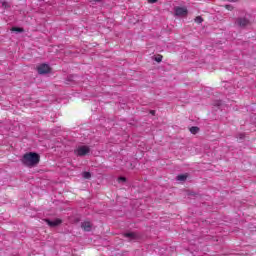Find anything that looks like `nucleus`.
Returning a JSON list of instances; mask_svg holds the SVG:
<instances>
[{
	"label": "nucleus",
	"mask_w": 256,
	"mask_h": 256,
	"mask_svg": "<svg viewBox=\"0 0 256 256\" xmlns=\"http://www.w3.org/2000/svg\"><path fill=\"white\" fill-rule=\"evenodd\" d=\"M159 0H148L149 3H157Z\"/></svg>",
	"instance_id": "obj_18"
},
{
	"label": "nucleus",
	"mask_w": 256,
	"mask_h": 256,
	"mask_svg": "<svg viewBox=\"0 0 256 256\" xmlns=\"http://www.w3.org/2000/svg\"><path fill=\"white\" fill-rule=\"evenodd\" d=\"M118 181H119V183H125V181H127V178H125V177H119V178H118Z\"/></svg>",
	"instance_id": "obj_15"
},
{
	"label": "nucleus",
	"mask_w": 256,
	"mask_h": 256,
	"mask_svg": "<svg viewBox=\"0 0 256 256\" xmlns=\"http://www.w3.org/2000/svg\"><path fill=\"white\" fill-rule=\"evenodd\" d=\"M91 151L89 146H78V148L74 151L75 155L78 157H85Z\"/></svg>",
	"instance_id": "obj_2"
},
{
	"label": "nucleus",
	"mask_w": 256,
	"mask_h": 256,
	"mask_svg": "<svg viewBox=\"0 0 256 256\" xmlns=\"http://www.w3.org/2000/svg\"><path fill=\"white\" fill-rule=\"evenodd\" d=\"M223 1H229L230 3H237V0H223Z\"/></svg>",
	"instance_id": "obj_17"
},
{
	"label": "nucleus",
	"mask_w": 256,
	"mask_h": 256,
	"mask_svg": "<svg viewBox=\"0 0 256 256\" xmlns=\"http://www.w3.org/2000/svg\"><path fill=\"white\" fill-rule=\"evenodd\" d=\"M226 9H228L229 11H231V9H233V6H231V5H226Z\"/></svg>",
	"instance_id": "obj_16"
},
{
	"label": "nucleus",
	"mask_w": 256,
	"mask_h": 256,
	"mask_svg": "<svg viewBox=\"0 0 256 256\" xmlns=\"http://www.w3.org/2000/svg\"><path fill=\"white\" fill-rule=\"evenodd\" d=\"M236 23L239 27H247V25H249L250 21L246 17H243V18H238L236 20Z\"/></svg>",
	"instance_id": "obj_6"
},
{
	"label": "nucleus",
	"mask_w": 256,
	"mask_h": 256,
	"mask_svg": "<svg viewBox=\"0 0 256 256\" xmlns=\"http://www.w3.org/2000/svg\"><path fill=\"white\" fill-rule=\"evenodd\" d=\"M155 61H156L157 63H161V61H163V56L158 55V56L155 58Z\"/></svg>",
	"instance_id": "obj_13"
},
{
	"label": "nucleus",
	"mask_w": 256,
	"mask_h": 256,
	"mask_svg": "<svg viewBox=\"0 0 256 256\" xmlns=\"http://www.w3.org/2000/svg\"><path fill=\"white\" fill-rule=\"evenodd\" d=\"M176 181H187V175L180 174L176 177Z\"/></svg>",
	"instance_id": "obj_9"
},
{
	"label": "nucleus",
	"mask_w": 256,
	"mask_h": 256,
	"mask_svg": "<svg viewBox=\"0 0 256 256\" xmlns=\"http://www.w3.org/2000/svg\"><path fill=\"white\" fill-rule=\"evenodd\" d=\"M195 23L201 24L203 23V18L201 16H198L195 18Z\"/></svg>",
	"instance_id": "obj_12"
},
{
	"label": "nucleus",
	"mask_w": 256,
	"mask_h": 256,
	"mask_svg": "<svg viewBox=\"0 0 256 256\" xmlns=\"http://www.w3.org/2000/svg\"><path fill=\"white\" fill-rule=\"evenodd\" d=\"M45 221L47 222V225H49V227H58V225H61V223H63V221L59 218L55 219L54 221L45 219Z\"/></svg>",
	"instance_id": "obj_7"
},
{
	"label": "nucleus",
	"mask_w": 256,
	"mask_h": 256,
	"mask_svg": "<svg viewBox=\"0 0 256 256\" xmlns=\"http://www.w3.org/2000/svg\"><path fill=\"white\" fill-rule=\"evenodd\" d=\"M190 133H192L193 135H197V133H199V127L197 126H192L190 128Z\"/></svg>",
	"instance_id": "obj_10"
},
{
	"label": "nucleus",
	"mask_w": 256,
	"mask_h": 256,
	"mask_svg": "<svg viewBox=\"0 0 256 256\" xmlns=\"http://www.w3.org/2000/svg\"><path fill=\"white\" fill-rule=\"evenodd\" d=\"M84 179H91V173L90 172H83L82 174Z\"/></svg>",
	"instance_id": "obj_11"
},
{
	"label": "nucleus",
	"mask_w": 256,
	"mask_h": 256,
	"mask_svg": "<svg viewBox=\"0 0 256 256\" xmlns=\"http://www.w3.org/2000/svg\"><path fill=\"white\" fill-rule=\"evenodd\" d=\"M95 2V3H101V1H103V0H92V2Z\"/></svg>",
	"instance_id": "obj_20"
},
{
	"label": "nucleus",
	"mask_w": 256,
	"mask_h": 256,
	"mask_svg": "<svg viewBox=\"0 0 256 256\" xmlns=\"http://www.w3.org/2000/svg\"><path fill=\"white\" fill-rule=\"evenodd\" d=\"M40 161L39 154L35 152H29L24 154L22 157V163L26 167H35V165H38Z\"/></svg>",
	"instance_id": "obj_1"
},
{
	"label": "nucleus",
	"mask_w": 256,
	"mask_h": 256,
	"mask_svg": "<svg viewBox=\"0 0 256 256\" xmlns=\"http://www.w3.org/2000/svg\"><path fill=\"white\" fill-rule=\"evenodd\" d=\"M37 71L39 75H47V73H51V67L48 64H41L38 66Z\"/></svg>",
	"instance_id": "obj_4"
},
{
	"label": "nucleus",
	"mask_w": 256,
	"mask_h": 256,
	"mask_svg": "<svg viewBox=\"0 0 256 256\" xmlns=\"http://www.w3.org/2000/svg\"><path fill=\"white\" fill-rule=\"evenodd\" d=\"M12 31H17V33H23V28L14 27L12 28Z\"/></svg>",
	"instance_id": "obj_14"
},
{
	"label": "nucleus",
	"mask_w": 256,
	"mask_h": 256,
	"mask_svg": "<svg viewBox=\"0 0 256 256\" xmlns=\"http://www.w3.org/2000/svg\"><path fill=\"white\" fill-rule=\"evenodd\" d=\"M174 13L176 17H187V13H189V11L185 7L177 6L174 8Z\"/></svg>",
	"instance_id": "obj_3"
},
{
	"label": "nucleus",
	"mask_w": 256,
	"mask_h": 256,
	"mask_svg": "<svg viewBox=\"0 0 256 256\" xmlns=\"http://www.w3.org/2000/svg\"><path fill=\"white\" fill-rule=\"evenodd\" d=\"M239 137L240 139H245V134H240Z\"/></svg>",
	"instance_id": "obj_19"
},
{
	"label": "nucleus",
	"mask_w": 256,
	"mask_h": 256,
	"mask_svg": "<svg viewBox=\"0 0 256 256\" xmlns=\"http://www.w3.org/2000/svg\"><path fill=\"white\" fill-rule=\"evenodd\" d=\"M81 227L84 229V231H91L93 225H91V222H83Z\"/></svg>",
	"instance_id": "obj_8"
},
{
	"label": "nucleus",
	"mask_w": 256,
	"mask_h": 256,
	"mask_svg": "<svg viewBox=\"0 0 256 256\" xmlns=\"http://www.w3.org/2000/svg\"><path fill=\"white\" fill-rule=\"evenodd\" d=\"M124 237L128 239V241H138L139 239V234L135 232H126L124 233Z\"/></svg>",
	"instance_id": "obj_5"
},
{
	"label": "nucleus",
	"mask_w": 256,
	"mask_h": 256,
	"mask_svg": "<svg viewBox=\"0 0 256 256\" xmlns=\"http://www.w3.org/2000/svg\"><path fill=\"white\" fill-rule=\"evenodd\" d=\"M150 113L151 115H155V110H152Z\"/></svg>",
	"instance_id": "obj_21"
},
{
	"label": "nucleus",
	"mask_w": 256,
	"mask_h": 256,
	"mask_svg": "<svg viewBox=\"0 0 256 256\" xmlns=\"http://www.w3.org/2000/svg\"><path fill=\"white\" fill-rule=\"evenodd\" d=\"M216 105L219 107V105H221V101H218Z\"/></svg>",
	"instance_id": "obj_22"
}]
</instances>
